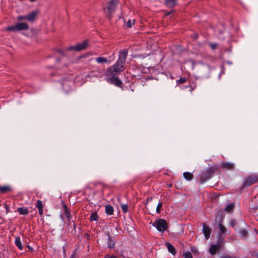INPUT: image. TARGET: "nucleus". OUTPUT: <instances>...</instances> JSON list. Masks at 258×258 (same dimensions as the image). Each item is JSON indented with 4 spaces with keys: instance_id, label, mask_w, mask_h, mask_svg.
<instances>
[{
    "instance_id": "nucleus-1",
    "label": "nucleus",
    "mask_w": 258,
    "mask_h": 258,
    "mask_svg": "<svg viewBox=\"0 0 258 258\" xmlns=\"http://www.w3.org/2000/svg\"><path fill=\"white\" fill-rule=\"evenodd\" d=\"M127 55V49H123L119 51L116 62L109 67L106 71L105 78L107 82L117 87H121L122 81L117 76L125 70V60Z\"/></svg>"
},
{
    "instance_id": "nucleus-2",
    "label": "nucleus",
    "mask_w": 258,
    "mask_h": 258,
    "mask_svg": "<svg viewBox=\"0 0 258 258\" xmlns=\"http://www.w3.org/2000/svg\"><path fill=\"white\" fill-rule=\"evenodd\" d=\"M119 4V0H110L107 2L103 10L106 16L108 19H111L113 14L116 11V9Z\"/></svg>"
},
{
    "instance_id": "nucleus-3",
    "label": "nucleus",
    "mask_w": 258,
    "mask_h": 258,
    "mask_svg": "<svg viewBox=\"0 0 258 258\" xmlns=\"http://www.w3.org/2000/svg\"><path fill=\"white\" fill-rule=\"evenodd\" d=\"M218 169L215 165L211 166L205 170L203 171L199 181L200 184H203L208 181L212 177V174Z\"/></svg>"
},
{
    "instance_id": "nucleus-4",
    "label": "nucleus",
    "mask_w": 258,
    "mask_h": 258,
    "mask_svg": "<svg viewBox=\"0 0 258 258\" xmlns=\"http://www.w3.org/2000/svg\"><path fill=\"white\" fill-rule=\"evenodd\" d=\"M29 29L28 24L26 23H17L15 25L10 26L6 28V30L9 32H17L22 30H28Z\"/></svg>"
},
{
    "instance_id": "nucleus-5",
    "label": "nucleus",
    "mask_w": 258,
    "mask_h": 258,
    "mask_svg": "<svg viewBox=\"0 0 258 258\" xmlns=\"http://www.w3.org/2000/svg\"><path fill=\"white\" fill-rule=\"evenodd\" d=\"M258 182V175L252 174L244 178L241 188L248 187L252 184L257 183Z\"/></svg>"
},
{
    "instance_id": "nucleus-6",
    "label": "nucleus",
    "mask_w": 258,
    "mask_h": 258,
    "mask_svg": "<svg viewBox=\"0 0 258 258\" xmlns=\"http://www.w3.org/2000/svg\"><path fill=\"white\" fill-rule=\"evenodd\" d=\"M153 226L160 232H164L167 228V223L165 220L159 219L156 220L153 223Z\"/></svg>"
},
{
    "instance_id": "nucleus-7",
    "label": "nucleus",
    "mask_w": 258,
    "mask_h": 258,
    "mask_svg": "<svg viewBox=\"0 0 258 258\" xmlns=\"http://www.w3.org/2000/svg\"><path fill=\"white\" fill-rule=\"evenodd\" d=\"M89 46L88 41L85 40L83 42L77 44L75 46H71L67 48V50H75L76 51H79L86 49Z\"/></svg>"
},
{
    "instance_id": "nucleus-8",
    "label": "nucleus",
    "mask_w": 258,
    "mask_h": 258,
    "mask_svg": "<svg viewBox=\"0 0 258 258\" xmlns=\"http://www.w3.org/2000/svg\"><path fill=\"white\" fill-rule=\"evenodd\" d=\"M223 240L219 239L215 244H212L209 248V252L211 255H215L217 251H220L222 247Z\"/></svg>"
},
{
    "instance_id": "nucleus-9",
    "label": "nucleus",
    "mask_w": 258,
    "mask_h": 258,
    "mask_svg": "<svg viewBox=\"0 0 258 258\" xmlns=\"http://www.w3.org/2000/svg\"><path fill=\"white\" fill-rule=\"evenodd\" d=\"M203 232L206 239H208L210 238L211 234V229L205 223H203Z\"/></svg>"
},
{
    "instance_id": "nucleus-10",
    "label": "nucleus",
    "mask_w": 258,
    "mask_h": 258,
    "mask_svg": "<svg viewBox=\"0 0 258 258\" xmlns=\"http://www.w3.org/2000/svg\"><path fill=\"white\" fill-rule=\"evenodd\" d=\"M221 167L227 170H233L234 169V164L231 162H223L221 165Z\"/></svg>"
},
{
    "instance_id": "nucleus-11",
    "label": "nucleus",
    "mask_w": 258,
    "mask_h": 258,
    "mask_svg": "<svg viewBox=\"0 0 258 258\" xmlns=\"http://www.w3.org/2000/svg\"><path fill=\"white\" fill-rule=\"evenodd\" d=\"M12 191V187L10 185H0V194H6Z\"/></svg>"
},
{
    "instance_id": "nucleus-12",
    "label": "nucleus",
    "mask_w": 258,
    "mask_h": 258,
    "mask_svg": "<svg viewBox=\"0 0 258 258\" xmlns=\"http://www.w3.org/2000/svg\"><path fill=\"white\" fill-rule=\"evenodd\" d=\"M196 85L195 84H193L191 85L189 82H188V84L181 86L180 88L183 90L188 89V90L191 92L196 88Z\"/></svg>"
},
{
    "instance_id": "nucleus-13",
    "label": "nucleus",
    "mask_w": 258,
    "mask_h": 258,
    "mask_svg": "<svg viewBox=\"0 0 258 258\" xmlns=\"http://www.w3.org/2000/svg\"><path fill=\"white\" fill-rule=\"evenodd\" d=\"M166 246L167 248L168 251L171 253L172 255H175L176 253V251L173 245L170 243H167Z\"/></svg>"
},
{
    "instance_id": "nucleus-14",
    "label": "nucleus",
    "mask_w": 258,
    "mask_h": 258,
    "mask_svg": "<svg viewBox=\"0 0 258 258\" xmlns=\"http://www.w3.org/2000/svg\"><path fill=\"white\" fill-rule=\"evenodd\" d=\"M218 226L220 230L221 234L228 235L230 234V231H228L227 228L223 225L221 223L218 224Z\"/></svg>"
},
{
    "instance_id": "nucleus-15",
    "label": "nucleus",
    "mask_w": 258,
    "mask_h": 258,
    "mask_svg": "<svg viewBox=\"0 0 258 258\" xmlns=\"http://www.w3.org/2000/svg\"><path fill=\"white\" fill-rule=\"evenodd\" d=\"M36 207L38 210L39 214L42 216L43 214V204L40 200H38L36 202Z\"/></svg>"
},
{
    "instance_id": "nucleus-16",
    "label": "nucleus",
    "mask_w": 258,
    "mask_h": 258,
    "mask_svg": "<svg viewBox=\"0 0 258 258\" xmlns=\"http://www.w3.org/2000/svg\"><path fill=\"white\" fill-rule=\"evenodd\" d=\"M36 15L37 13L34 11L29 13L27 15V20L29 22H33L36 17Z\"/></svg>"
},
{
    "instance_id": "nucleus-17",
    "label": "nucleus",
    "mask_w": 258,
    "mask_h": 258,
    "mask_svg": "<svg viewBox=\"0 0 258 258\" xmlns=\"http://www.w3.org/2000/svg\"><path fill=\"white\" fill-rule=\"evenodd\" d=\"M15 244L20 250H22L23 249V247L19 236L16 237Z\"/></svg>"
},
{
    "instance_id": "nucleus-18",
    "label": "nucleus",
    "mask_w": 258,
    "mask_h": 258,
    "mask_svg": "<svg viewBox=\"0 0 258 258\" xmlns=\"http://www.w3.org/2000/svg\"><path fill=\"white\" fill-rule=\"evenodd\" d=\"M17 212L20 214L22 215H27L29 213V210L26 207H19L17 209Z\"/></svg>"
},
{
    "instance_id": "nucleus-19",
    "label": "nucleus",
    "mask_w": 258,
    "mask_h": 258,
    "mask_svg": "<svg viewBox=\"0 0 258 258\" xmlns=\"http://www.w3.org/2000/svg\"><path fill=\"white\" fill-rule=\"evenodd\" d=\"M114 209L110 205H107L105 206V212L108 215H111L113 214Z\"/></svg>"
},
{
    "instance_id": "nucleus-20",
    "label": "nucleus",
    "mask_w": 258,
    "mask_h": 258,
    "mask_svg": "<svg viewBox=\"0 0 258 258\" xmlns=\"http://www.w3.org/2000/svg\"><path fill=\"white\" fill-rule=\"evenodd\" d=\"M95 60L96 62L99 63H109V60L108 59L104 57H98L95 58Z\"/></svg>"
},
{
    "instance_id": "nucleus-21",
    "label": "nucleus",
    "mask_w": 258,
    "mask_h": 258,
    "mask_svg": "<svg viewBox=\"0 0 258 258\" xmlns=\"http://www.w3.org/2000/svg\"><path fill=\"white\" fill-rule=\"evenodd\" d=\"M234 207L235 206L234 203H230L226 206L224 209V211L228 213L232 212L234 208Z\"/></svg>"
},
{
    "instance_id": "nucleus-22",
    "label": "nucleus",
    "mask_w": 258,
    "mask_h": 258,
    "mask_svg": "<svg viewBox=\"0 0 258 258\" xmlns=\"http://www.w3.org/2000/svg\"><path fill=\"white\" fill-rule=\"evenodd\" d=\"M108 241H107V246L110 248H112L114 247L115 243L113 240L111 239V237L110 234L108 233Z\"/></svg>"
},
{
    "instance_id": "nucleus-23",
    "label": "nucleus",
    "mask_w": 258,
    "mask_h": 258,
    "mask_svg": "<svg viewBox=\"0 0 258 258\" xmlns=\"http://www.w3.org/2000/svg\"><path fill=\"white\" fill-rule=\"evenodd\" d=\"M183 176L184 178L188 181L192 180L194 178V175L192 174V173L188 172H184L183 174Z\"/></svg>"
},
{
    "instance_id": "nucleus-24",
    "label": "nucleus",
    "mask_w": 258,
    "mask_h": 258,
    "mask_svg": "<svg viewBox=\"0 0 258 258\" xmlns=\"http://www.w3.org/2000/svg\"><path fill=\"white\" fill-rule=\"evenodd\" d=\"M99 219V217L97 215V214L96 212H92L91 214L90 217L89 218V220L90 221H98Z\"/></svg>"
},
{
    "instance_id": "nucleus-25",
    "label": "nucleus",
    "mask_w": 258,
    "mask_h": 258,
    "mask_svg": "<svg viewBox=\"0 0 258 258\" xmlns=\"http://www.w3.org/2000/svg\"><path fill=\"white\" fill-rule=\"evenodd\" d=\"M176 0H165L166 5L169 7H173L176 5Z\"/></svg>"
},
{
    "instance_id": "nucleus-26",
    "label": "nucleus",
    "mask_w": 258,
    "mask_h": 258,
    "mask_svg": "<svg viewBox=\"0 0 258 258\" xmlns=\"http://www.w3.org/2000/svg\"><path fill=\"white\" fill-rule=\"evenodd\" d=\"M239 233L240 234V236L242 238L247 237L248 236L247 231L244 229H241L239 231Z\"/></svg>"
},
{
    "instance_id": "nucleus-27",
    "label": "nucleus",
    "mask_w": 258,
    "mask_h": 258,
    "mask_svg": "<svg viewBox=\"0 0 258 258\" xmlns=\"http://www.w3.org/2000/svg\"><path fill=\"white\" fill-rule=\"evenodd\" d=\"M186 81H187L186 78H185V77H183L180 78V79L177 80L176 81V83L178 84H181L184 83H185L186 82Z\"/></svg>"
},
{
    "instance_id": "nucleus-28",
    "label": "nucleus",
    "mask_w": 258,
    "mask_h": 258,
    "mask_svg": "<svg viewBox=\"0 0 258 258\" xmlns=\"http://www.w3.org/2000/svg\"><path fill=\"white\" fill-rule=\"evenodd\" d=\"M121 209L123 213H125L128 212V206L127 204L121 205Z\"/></svg>"
},
{
    "instance_id": "nucleus-29",
    "label": "nucleus",
    "mask_w": 258,
    "mask_h": 258,
    "mask_svg": "<svg viewBox=\"0 0 258 258\" xmlns=\"http://www.w3.org/2000/svg\"><path fill=\"white\" fill-rule=\"evenodd\" d=\"M184 258H192L191 253L189 251H185L183 253Z\"/></svg>"
},
{
    "instance_id": "nucleus-30",
    "label": "nucleus",
    "mask_w": 258,
    "mask_h": 258,
    "mask_svg": "<svg viewBox=\"0 0 258 258\" xmlns=\"http://www.w3.org/2000/svg\"><path fill=\"white\" fill-rule=\"evenodd\" d=\"M163 206V203L162 202H159L158 204V205L156 208V212L157 213H160V209Z\"/></svg>"
},
{
    "instance_id": "nucleus-31",
    "label": "nucleus",
    "mask_w": 258,
    "mask_h": 258,
    "mask_svg": "<svg viewBox=\"0 0 258 258\" xmlns=\"http://www.w3.org/2000/svg\"><path fill=\"white\" fill-rule=\"evenodd\" d=\"M68 83L69 82L68 81H64L62 83V88L64 91H67L68 90V89L67 88L68 86H69Z\"/></svg>"
},
{
    "instance_id": "nucleus-32",
    "label": "nucleus",
    "mask_w": 258,
    "mask_h": 258,
    "mask_svg": "<svg viewBox=\"0 0 258 258\" xmlns=\"http://www.w3.org/2000/svg\"><path fill=\"white\" fill-rule=\"evenodd\" d=\"M65 214H66L68 221L70 222L71 221V219L72 218V215H71L70 211H67V212L65 213Z\"/></svg>"
},
{
    "instance_id": "nucleus-33",
    "label": "nucleus",
    "mask_w": 258,
    "mask_h": 258,
    "mask_svg": "<svg viewBox=\"0 0 258 258\" xmlns=\"http://www.w3.org/2000/svg\"><path fill=\"white\" fill-rule=\"evenodd\" d=\"M17 20L19 21H22V20H27V16H19L17 17Z\"/></svg>"
},
{
    "instance_id": "nucleus-34",
    "label": "nucleus",
    "mask_w": 258,
    "mask_h": 258,
    "mask_svg": "<svg viewBox=\"0 0 258 258\" xmlns=\"http://www.w3.org/2000/svg\"><path fill=\"white\" fill-rule=\"evenodd\" d=\"M4 205L6 211V214H8L10 212V207L9 205L7 204L6 203H4Z\"/></svg>"
},
{
    "instance_id": "nucleus-35",
    "label": "nucleus",
    "mask_w": 258,
    "mask_h": 258,
    "mask_svg": "<svg viewBox=\"0 0 258 258\" xmlns=\"http://www.w3.org/2000/svg\"><path fill=\"white\" fill-rule=\"evenodd\" d=\"M210 46L211 48L213 50H214V49H215L216 48H217V43H210Z\"/></svg>"
},
{
    "instance_id": "nucleus-36",
    "label": "nucleus",
    "mask_w": 258,
    "mask_h": 258,
    "mask_svg": "<svg viewBox=\"0 0 258 258\" xmlns=\"http://www.w3.org/2000/svg\"><path fill=\"white\" fill-rule=\"evenodd\" d=\"M236 224H237V222L235 220H232L230 221V225L232 227H234L236 226Z\"/></svg>"
},
{
    "instance_id": "nucleus-37",
    "label": "nucleus",
    "mask_w": 258,
    "mask_h": 258,
    "mask_svg": "<svg viewBox=\"0 0 258 258\" xmlns=\"http://www.w3.org/2000/svg\"><path fill=\"white\" fill-rule=\"evenodd\" d=\"M191 37L194 40H197L199 37V35L197 33H194L191 35Z\"/></svg>"
},
{
    "instance_id": "nucleus-38",
    "label": "nucleus",
    "mask_w": 258,
    "mask_h": 258,
    "mask_svg": "<svg viewBox=\"0 0 258 258\" xmlns=\"http://www.w3.org/2000/svg\"><path fill=\"white\" fill-rule=\"evenodd\" d=\"M63 209H64V213L67 212V211H70V210H69V209L68 208L67 205H66L65 204H63Z\"/></svg>"
},
{
    "instance_id": "nucleus-39",
    "label": "nucleus",
    "mask_w": 258,
    "mask_h": 258,
    "mask_svg": "<svg viewBox=\"0 0 258 258\" xmlns=\"http://www.w3.org/2000/svg\"><path fill=\"white\" fill-rule=\"evenodd\" d=\"M104 258H116V256L115 255L107 254L105 255Z\"/></svg>"
},
{
    "instance_id": "nucleus-40",
    "label": "nucleus",
    "mask_w": 258,
    "mask_h": 258,
    "mask_svg": "<svg viewBox=\"0 0 258 258\" xmlns=\"http://www.w3.org/2000/svg\"><path fill=\"white\" fill-rule=\"evenodd\" d=\"M134 24V23H133V24ZM126 26L128 28H130L132 27V22H131V20H128L127 22V23H126Z\"/></svg>"
},
{
    "instance_id": "nucleus-41",
    "label": "nucleus",
    "mask_w": 258,
    "mask_h": 258,
    "mask_svg": "<svg viewBox=\"0 0 258 258\" xmlns=\"http://www.w3.org/2000/svg\"><path fill=\"white\" fill-rule=\"evenodd\" d=\"M235 257H233L230 256V255H223L220 258H234Z\"/></svg>"
},
{
    "instance_id": "nucleus-42",
    "label": "nucleus",
    "mask_w": 258,
    "mask_h": 258,
    "mask_svg": "<svg viewBox=\"0 0 258 258\" xmlns=\"http://www.w3.org/2000/svg\"><path fill=\"white\" fill-rule=\"evenodd\" d=\"M58 52L59 53H60V54H62L63 55H65V53H64L65 51H64V50H59L58 51Z\"/></svg>"
},
{
    "instance_id": "nucleus-43",
    "label": "nucleus",
    "mask_w": 258,
    "mask_h": 258,
    "mask_svg": "<svg viewBox=\"0 0 258 258\" xmlns=\"http://www.w3.org/2000/svg\"><path fill=\"white\" fill-rule=\"evenodd\" d=\"M251 209H253V210H258V206H254L251 207Z\"/></svg>"
},
{
    "instance_id": "nucleus-44",
    "label": "nucleus",
    "mask_w": 258,
    "mask_h": 258,
    "mask_svg": "<svg viewBox=\"0 0 258 258\" xmlns=\"http://www.w3.org/2000/svg\"><path fill=\"white\" fill-rule=\"evenodd\" d=\"M27 247L31 250H33L32 248H31L29 245H27Z\"/></svg>"
},
{
    "instance_id": "nucleus-45",
    "label": "nucleus",
    "mask_w": 258,
    "mask_h": 258,
    "mask_svg": "<svg viewBox=\"0 0 258 258\" xmlns=\"http://www.w3.org/2000/svg\"><path fill=\"white\" fill-rule=\"evenodd\" d=\"M152 197H150V199H149V198H148V199H147V201H148V200H150V201L152 200Z\"/></svg>"
},
{
    "instance_id": "nucleus-46",
    "label": "nucleus",
    "mask_w": 258,
    "mask_h": 258,
    "mask_svg": "<svg viewBox=\"0 0 258 258\" xmlns=\"http://www.w3.org/2000/svg\"><path fill=\"white\" fill-rule=\"evenodd\" d=\"M73 226H74V228L75 229L76 228V224L74 222V224H73Z\"/></svg>"
},
{
    "instance_id": "nucleus-47",
    "label": "nucleus",
    "mask_w": 258,
    "mask_h": 258,
    "mask_svg": "<svg viewBox=\"0 0 258 258\" xmlns=\"http://www.w3.org/2000/svg\"><path fill=\"white\" fill-rule=\"evenodd\" d=\"M255 256L256 258H258V252L256 253Z\"/></svg>"
},
{
    "instance_id": "nucleus-48",
    "label": "nucleus",
    "mask_w": 258,
    "mask_h": 258,
    "mask_svg": "<svg viewBox=\"0 0 258 258\" xmlns=\"http://www.w3.org/2000/svg\"><path fill=\"white\" fill-rule=\"evenodd\" d=\"M70 258H74V256H73V255H72Z\"/></svg>"
},
{
    "instance_id": "nucleus-49",
    "label": "nucleus",
    "mask_w": 258,
    "mask_h": 258,
    "mask_svg": "<svg viewBox=\"0 0 258 258\" xmlns=\"http://www.w3.org/2000/svg\"><path fill=\"white\" fill-rule=\"evenodd\" d=\"M234 258H236V257H235Z\"/></svg>"
}]
</instances>
